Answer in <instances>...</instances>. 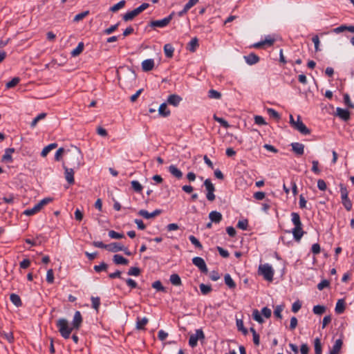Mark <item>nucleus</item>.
Here are the masks:
<instances>
[{
    "instance_id": "obj_1",
    "label": "nucleus",
    "mask_w": 354,
    "mask_h": 354,
    "mask_svg": "<svg viewBox=\"0 0 354 354\" xmlns=\"http://www.w3.org/2000/svg\"><path fill=\"white\" fill-rule=\"evenodd\" d=\"M291 220L295 225V227L292 230L293 237L295 241H299L304 234L299 214L297 212H292L291 214Z\"/></svg>"
},
{
    "instance_id": "obj_2",
    "label": "nucleus",
    "mask_w": 354,
    "mask_h": 354,
    "mask_svg": "<svg viewBox=\"0 0 354 354\" xmlns=\"http://www.w3.org/2000/svg\"><path fill=\"white\" fill-rule=\"evenodd\" d=\"M56 326L61 336L64 339H68L73 331V328L69 326L68 322L64 318L59 319L56 322Z\"/></svg>"
},
{
    "instance_id": "obj_3",
    "label": "nucleus",
    "mask_w": 354,
    "mask_h": 354,
    "mask_svg": "<svg viewBox=\"0 0 354 354\" xmlns=\"http://www.w3.org/2000/svg\"><path fill=\"white\" fill-rule=\"evenodd\" d=\"M149 6V3H143L142 4H141L139 7L136 8V9L126 12L122 17L123 20L124 21H129L132 20L134 17H136L139 14H140L142 12H143L145 10L148 8Z\"/></svg>"
},
{
    "instance_id": "obj_4",
    "label": "nucleus",
    "mask_w": 354,
    "mask_h": 354,
    "mask_svg": "<svg viewBox=\"0 0 354 354\" xmlns=\"http://www.w3.org/2000/svg\"><path fill=\"white\" fill-rule=\"evenodd\" d=\"M258 274L263 276V279L268 281H272L274 275L272 267H259Z\"/></svg>"
},
{
    "instance_id": "obj_5",
    "label": "nucleus",
    "mask_w": 354,
    "mask_h": 354,
    "mask_svg": "<svg viewBox=\"0 0 354 354\" xmlns=\"http://www.w3.org/2000/svg\"><path fill=\"white\" fill-rule=\"evenodd\" d=\"M204 186L205 187L207 194L206 198L209 201H214L215 200V187L212 184L210 179L207 178L204 181Z\"/></svg>"
},
{
    "instance_id": "obj_6",
    "label": "nucleus",
    "mask_w": 354,
    "mask_h": 354,
    "mask_svg": "<svg viewBox=\"0 0 354 354\" xmlns=\"http://www.w3.org/2000/svg\"><path fill=\"white\" fill-rule=\"evenodd\" d=\"M174 13L170 14L167 17L162 19L160 20H154L151 21L149 24V26L151 28H164L166 27L171 21L173 18Z\"/></svg>"
},
{
    "instance_id": "obj_7",
    "label": "nucleus",
    "mask_w": 354,
    "mask_h": 354,
    "mask_svg": "<svg viewBox=\"0 0 354 354\" xmlns=\"http://www.w3.org/2000/svg\"><path fill=\"white\" fill-rule=\"evenodd\" d=\"M205 339V335L202 329H197L195 334L190 335L189 339V344L191 347L194 348L197 345L198 340Z\"/></svg>"
},
{
    "instance_id": "obj_8",
    "label": "nucleus",
    "mask_w": 354,
    "mask_h": 354,
    "mask_svg": "<svg viewBox=\"0 0 354 354\" xmlns=\"http://www.w3.org/2000/svg\"><path fill=\"white\" fill-rule=\"evenodd\" d=\"M293 128L297 130L303 135H309L310 133V130L301 120L299 115L297 117V120Z\"/></svg>"
},
{
    "instance_id": "obj_9",
    "label": "nucleus",
    "mask_w": 354,
    "mask_h": 354,
    "mask_svg": "<svg viewBox=\"0 0 354 354\" xmlns=\"http://www.w3.org/2000/svg\"><path fill=\"white\" fill-rule=\"evenodd\" d=\"M82 322L83 319L81 313L80 311H76L72 322V327L73 329L77 330H79Z\"/></svg>"
},
{
    "instance_id": "obj_10",
    "label": "nucleus",
    "mask_w": 354,
    "mask_h": 354,
    "mask_svg": "<svg viewBox=\"0 0 354 354\" xmlns=\"http://www.w3.org/2000/svg\"><path fill=\"white\" fill-rule=\"evenodd\" d=\"M292 151L297 156H302L304 153V145L300 142H292L290 144Z\"/></svg>"
},
{
    "instance_id": "obj_11",
    "label": "nucleus",
    "mask_w": 354,
    "mask_h": 354,
    "mask_svg": "<svg viewBox=\"0 0 354 354\" xmlns=\"http://www.w3.org/2000/svg\"><path fill=\"white\" fill-rule=\"evenodd\" d=\"M106 250L112 252H116L118 251H125L127 248L120 243H111L107 244Z\"/></svg>"
},
{
    "instance_id": "obj_12",
    "label": "nucleus",
    "mask_w": 354,
    "mask_h": 354,
    "mask_svg": "<svg viewBox=\"0 0 354 354\" xmlns=\"http://www.w3.org/2000/svg\"><path fill=\"white\" fill-rule=\"evenodd\" d=\"M336 115L344 121H348L350 119L351 113L347 109L337 107L336 109Z\"/></svg>"
},
{
    "instance_id": "obj_13",
    "label": "nucleus",
    "mask_w": 354,
    "mask_h": 354,
    "mask_svg": "<svg viewBox=\"0 0 354 354\" xmlns=\"http://www.w3.org/2000/svg\"><path fill=\"white\" fill-rule=\"evenodd\" d=\"M155 62L153 59H147L142 62V69L145 72H148L153 68Z\"/></svg>"
},
{
    "instance_id": "obj_14",
    "label": "nucleus",
    "mask_w": 354,
    "mask_h": 354,
    "mask_svg": "<svg viewBox=\"0 0 354 354\" xmlns=\"http://www.w3.org/2000/svg\"><path fill=\"white\" fill-rule=\"evenodd\" d=\"M274 42V39L273 38H272L270 36H268L267 37H266L265 40L255 43L253 45V47H254L256 48H259L265 45L271 46L273 45Z\"/></svg>"
},
{
    "instance_id": "obj_15",
    "label": "nucleus",
    "mask_w": 354,
    "mask_h": 354,
    "mask_svg": "<svg viewBox=\"0 0 354 354\" xmlns=\"http://www.w3.org/2000/svg\"><path fill=\"white\" fill-rule=\"evenodd\" d=\"M182 101V97L178 95L172 94L170 95L167 98V103L174 106H178L180 102Z\"/></svg>"
},
{
    "instance_id": "obj_16",
    "label": "nucleus",
    "mask_w": 354,
    "mask_h": 354,
    "mask_svg": "<svg viewBox=\"0 0 354 354\" xmlns=\"http://www.w3.org/2000/svg\"><path fill=\"white\" fill-rule=\"evenodd\" d=\"M15 152L14 148H8L5 150V153L1 158V161L5 162H12V154Z\"/></svg>"
},
{
    "instance_id": "obj_17",
    "label": "nucleus",
    "mask_w": 354,
    "mask_h": 354,
    "mask_svg": "<svg viewBox=\"0 0 354 354\" xmlns=\"http://www.w3.org/2000/svg\"><path fill=\"white\" fill-rule=\"evenodd\" d=\"M168 170L173 176L178 179H180L183 177V172L176 165H170Z\"/></svg>"
},
{
    "instance_id": "obj_18",
    "label": "nucleus",
    "mask_w": 354,
    "mask_h": 354,
    "mask_svg": "<svg viewBox=\"0 0 354 354\" xmlns=\"http://www.w3.org/2000/svg\"><path fill=\"white\" fill-rule=\"evenodd\" d=\"M64 168L65 169L66 180H67V182L69 184H71V185L73 184L75 182L73 169H68V168L66 167L65 166H64Z\"/></svg>"
},
{
    "instance_id": "obj_19",
    "label": "nucleus",
    "mask_w": 354,
    "mask_h": 354,
    "mask_svg": "<svg viewBox=\"0 0 354 354\" xmlns=\"http://www.w3.org/2000/svg\"><path fill=\"white\" fill-rule=\"evenodd\" d=\"M244 59L249 65L255 64L259 61V57L254 53H250L248 55L244 56Z\"/></svg>"
},
{
    "instance_id": "obj_20",
    "label": "nucleus",
    "mask_w": 354,
    "mask_h": 354,
    "mask_svg": "<svg viewBox=\"0 0 354 354\" xmlns=\"http://www.w3.org/2000/svg\"><path fill=\"white\" fill-rule=\"evenodd\" d=\"M209 218L212 222L218 223L222 220V214L217 211H212L209 213Z\"/></svg>"
},
{
    "instance_id": "obj_21",
    "label": "nucleus",
    "mask_w": 354,
    "mask_h": 354,
    "mask_svg": "<svg viewBox=\"0 0 354 354\" xmlns=\"http://www.w3.org/2000/svg\"><path fill=\"white\" fill-rule=\"evenodd\" d=\"M342 344L343 342L341 339H337L334 345L333 346L332 349L330 351V354H339L342 348Z\"/></svg>"
},
{
    "instance_id": "obj_22",
    "label": "nucleus",
    "mask_w": 354,
    "mask_h": 354,
    "mask_svg": "<svg viewBox=\"0 0 354 354\" xmlns=\"http://www.w3.org/2000/svg\"><path fill=\"white\" fill-rule=\"evenodd\" d=\"M224 281L230 289L233 290L236 288V284L229 274H225Z\"/></svg>"
},
{
    "instance_id": "obj_23",
    "label": "nucleus",
    "mask_w": 354,
    "mask_h": 354,
    "mask_svg": "<svg viewBox=\"0 0 354 354\" xmlns=\"http://www.w3.org/2000/svg\"><path fill=\"white\" fill-rule=\"evenodd\" d=\"M198 46V40L196 37H194L189 42L187 48L190 52H195Z\"/></svg>"
},
{
    "instance_id": "obj_24",
    "label": "nucleus",
    "mask_w": 354,
    "mask_h": 354,
    "mask_svg": "<svg viewBox=\"0 0 354 354\" xmlns=\"http://www.w3.org/2000/svg\"><path fill=\"white\" fill-rule=\"evenodd\" d=\"M345 310V301L344 299H339L336 304L335 310L337 314H342Z\"/></svg>"
},
{
    "instance_id": "obj_25",
    "label": "nucleus",
    "mask_w": 354,
    "mask_h": 354,
    "mask_svg": "<svg viewBox=\"0 0 354 354\" xmlns=\"http://www.w3.org/2000/svg\"><path fill=\"white\" fill-rule=\"evenodd\" d=\"M352 28H354V26L341 25L340 26L334 28L332 31L334 33L339 34L346 30L351 32Z\"/></svg>"
},
{
    "instance_id": "obj_26",
    "label": "nucleus",
    "mask_w": 354,
    "mask_h": 354,
    "mask_svg": "<svg viewBox=\"0 0 354 354\" xmlns=\"http://www.w3.org/2000/svg\"><path fill=\"white\" fill-rule=\"evenodd\" d=\"M10 299L15 306L19 307L22 306V301L18 295L12 293L10 296Z\"/></svg>"
},
{
    "instance_id": "obj_27",
    "label": "nucleus",
    "mask_w": 354,
    "mask_h": 354,
    "mask_svg": "<svg viewBox=\"0 0 354 354\" xmlns=\"http://www.w3.org/2000/svg\"><path fill=\"white\" fill-rule=\"evenodd\" d=\"M199 288L202 295H207L212 291V288L211 285L201 283L199 285Z\"/></svg>"
},
{
    "instance_id": "obj_28",
    "label": "nucleus",
    "mask_w": 354,
    "mask_h": 354,
    "mask_svg": "<svg viewBox=\"0 0 354 354\" xmlns=\"http://www.w3.org/2000/svg\"><path fill=\"white\" fill-rule=\"evenodd\" d=\"M170 282L176 286L182 285V281L180 276L178 274H173L170 276Z\"/></svg>"
},
{
    "instance_id": "obj_29",
    "label": "nucleus",
    "mask_w": 354,
    "mask_h": 354,
    "mask_svg": "<svg viewBox=\"0 0 354 354\" xmlns=\"http://www.w3.org/2000/svg\"><path fill=\"white\" fill-rule=\"evenodd\" d=\"M159 114L163 117H167L170 115V111L167 109L166 103L160 104L158 109Z\"/></svg>"
},
{
    "instance_id": "obj_30",
    "label": "nucleus",
    "mask_w": 354,
    "mask_h": 354,
    "mask_svg": "<svg viewBox=\"0 0 354 354\" xmlns=\"http://www.w3.org/2000/svg\"><path fill=\"white\" fill-rule=\"evenodd\" d=\"M113 262L115 264H127L128 260L120 254H115L113 258Z\"/></svg>"
},
{
    "instance_id": "obj_31",
    "label": "nucleus",
    "mask_w": 354,
    "mask_h": 354,
    "mask_svg": "<svg viewBox=\"0 0 354 354\" xmlns=\"http://www.w3.org/2000/svg\"><path fill=\"white\" fill-rule=\"evenodd\" d=\"M40 211H41V209L39 208V205L37 204H36V205H35V206L33 207L26 209L24 212V214H25L26 216H32V215L37 214V212H39Z\"/></svg>"
},
{
    "instance_id": "obj_32",
    "label": "nucleus",
    "mask_w": 354,
    "mask_h": 354,
    "mask_svg": "<svg viewBox=\"0 0 354 354\" xmlns=\"http://www.w3.org/2000/svg\"><path fill=\"white\" fill-rule=\"evenodd\" d=\"M57 145L56 143H51L47 146H46L41 152V156L42 157H46L47 154L53 149L56 148Z\"/></svg>"
},
{
    "instance_id": "obj_33",
    "label": "nucleus",
    "mask_w": 354,
    "mask_h": 354,
    "mask_svg": "<svg viewBox=\"0 0 354 354\" xmlns=\"http://www.w3.org/2000/svg\"><path fill=\"white\" fill-rule=\"evenodd\" d=\"M126 4V1L124 0H122L117 3L116 4L113 5L109 8V10L113 12H116L119 10L123 8Z\"/></svg>"
},
{
    "instance_id": "obj_34",
    "label": "nucleus",
    "mask_w": 354,
    "mask_h": 354,
    "mask_svg": "<svg viewBox=\"0 0 354 354\" xmlns=\"http://www.w3.org/2000/svg\"><path fill=\"white\" fill-rule=\"evenodd\" d=\"M314 347H315V354H322V347L320 339L317 337L314 341Z\"/></svg>"
},
{
    "instance_id": "obj_35",
    "label": "nucleus",
    "mask_w": 354,
    "mask_h": 354,
    "mask_svg": "<svg viewBox=\"0 0 354 354\" xmlns=\"http://www.w3.org/2000/svg\"><path fill=\"white\" fill-rule=\"evenodd\" d=\"M80 157V151H76L75 153H73L72 154V158L73 159H76L75 161H73L72 165L73 166V167L75 169H77L79 168L80 165V160H79V158Z\"/></svg>"
},
{
    "instance_id": "obj_36",
    "label": "nucleus",
    "mask_w": 354,
    "mask_h": 354,
    "mask_svg": "<svg viewBox=\"0 0 354 354\" xmlns=\"http://www.w3.org/2000/svg\"><path fill=\"white\" fill-rule=\"evenodd\" d=\"M84 50V44L82 42H80L77 46L71 51V55L73 57H76L79 55Z\"/></svg>"
},
{
    "instance_id": "obj_37",
    "label": "nucleus",
    "mask_w": 354,
    "mask_h": 354,
    "mask_svg": "<svg viewBox=\"0 0 354 354\" xmlns=\"http://www.w3.org/2000/svg\"><path fill=\"white\" fill-rule=\"evenodd\" d=\"M174 48L171 45L167 44L164 46V52L165 54V56L167 57H172L174 54Z\"/></svg>"
},
{
    "instance_id": "obj_38",
    "label": "nucleus",
    "mask_w": 354,
    "mask_h": 354,
    "mask_svg": "<svg viewBox=\"0 0 354 354\" xmlns=\"http://www.w3.org/2000/svg\"><path fill=\"white\" fill-rule=\"evenodd\" d=\"M148 323V319L146 317H143L142 319L138 318V321L136 323V328L139 330H142L145 328V325Z\"/></svg>"
},
{
    "instance_id": "obj_39",
    "label": "nucleus",
    "mask_w": 354,
    "mask_h": 354,
    "mask_svg": "<svg viewBox=\"0 0 354 354\" xmlns=\"http://www.w3.org/2000/svg\"><path fill=\"white\" fill-rule=\"evenodd\" d=\"M119 26H120V22H118L117 24L112 25L109 28L104 30L103 33L106 35H111V33H113L114 31H115L118 29Z\"/></svg>"
},
{
    "instance_id": "obj_40",
    "label": "nucleus",
    "mask_w": 354,
    "mask_h": 354,
    "mask_svg": "<svg viewBox=\"0 0 354 354\" xmlns=\"http://www.w3.org/2000/svg\"><path fill=\"white\" fill-rule=\"evenodd\" d=\"M133 189L138 193H140L142 191V185L137 180H133L131 183Z\"/></svg>"
},
{
    "instance_id": "obj_41",
    "label": "nucleus",
    "mask_w": 354,
    "mask_h": 354,
    "mask_svg": "<svg viewBox=\"0 0 354 354\" xmlns=\"http://www.w3.org/2000/svg\"><path fill=\"white\" fill-rule=\"evenodd\" d=\"M46 114L45 113H41L39 114L37 117H35V118L32 120V122H31V123H30V127H31L32 128H34V127L37 125V122H38L39 120H42V119L45 118H46Z\"/></svg>"
},
{
    "instance_id": "obj_42",
    "label": "nucleus",
    "mask_w": 354,
    "mask_h": 354,
    "mask_svg": "<svg viewBox=\"0 0 354 354\" xmlns=\"http://www.w3.org/2000/svg\"><path fill=\"white\" fill-rule=\"evenodd\" d=\"M313 313L315 315H322L326 311V307L324 306L317 305L313 307Z\"/></svg>"
},
{
    "instance_id": "obj_43",
    "label": "nucleus",
    "mask_w": 354,
    "mask_h": 354,
    "mask_svg": "<svg viewBox=\"0 0 354 354\" xmlns=\"http://www.w3.org/2000/svg\"><path fill=\"white\" fill-rule=\"evenodd\" d=\"M236 326L238 330L241 331L244 335H246L248 334V329L244 327L243 320L237 319Z\"/></svg>"
},
{
    "instance_id": "obj_44",
    "label": "nucleus",
    "mask_w": 354,
    "mask_h": 354,
    "mask_svg": "<svg viewBox=\"0 0 354 354\" xmlns=\"http://www.w3.org/2000/svg\"><path fill=\"white\" fill-rule=\"evenodd\" d=\"M252 317L253 319L257 321V322H259V324H262L264 320L262 318L259 311L257 309L254 310H253V313H252Z\"/></svg>"
},
{
    "instance_id": "obj_45",
    "label": "nucleus",
    "mask_w": 354,
    "mask_h": 354,
    "mask_svg": "<svg viewBox=\"0 0 354 354\" xmlns=\"http://www.w3.org/2000/svg\"><path fill=\"white\" fill-rule=\"evenodd\" d=\"M342 203L344 207H345V209L347 211H351V209H352V202L348 198V197L342 198Z\"/></svg>"
},
{
    "instance_id": "obj_46",
    "label": "nucleus",
    "mask_w": 354,
    "mask_h": 354,
    "mask_svg": "<svg viewBox=\"0 0 354 354\" xmlns=\"http://www.w3.org/2000/svg\"><path fill=\"white\" fill-rule=\"evenodd\" d=\"M208 97L212 99H220L221 97V94L216 90L211 89L208 92Z\"/></svg>"
},
{
    "instance_id": "obj_47",
    "label": "nucleus",
    "mask_w": 354,
    "mask_h": 354,
    "mask_svg": "<svg viewBox=\"0 0 354 354\" xmlns=\"http://www.w3.org/2000/svg\"><path fill=\"white\" fill-rule=\"evenodd\" d=\"M91 301H92V307L98 311L100 305V299L98 297H91Z\"/></svg>"
},
{
    "instance_id": "obj_48",
    "label": "nucleus",
    "mask_w": 354,
    "mask_h": 354,
    "mask_svg": "<svg viewBox=\"0 0 354 354\" xmlns=\"http://www.w3.org/2000/svg\"><path fill=\"white\" fill-rule=\"evenodd\" d=\"M20 81V79L17 77L12 78L10 81L6 83V88H11L15 87Z\"/></svg>"
},
{
    "instance_id": "obj_49",
    "label": "nucleus",
    "mask_w": 354,
    "mask_h": 354,
    "mask_svg": "<svg viewBox=\"0 0 354 354\" xmlns=\"http://www.w3.org/2000/svg\"><path fill=\"white\" fill-rule=\"evenodd\" d=\"M152 288L156 289L158 291L165 292V288L162 285L160 281H154L152 285Z\"/></svg>"
},
{
    "instance_id": "obj_50",
    "label": "nucleus",
    "mask_w": 354,
    "mask_h": 354,
    "mask_svg": "<svg viewBox=\"0 0 354 354\" xmlns=\"http://www.w3.org/2000/svg\"><path fill=\"white\" fill-rule=\"evenodd\" d=\"M214 119L218 122L222 127H223L225 129H227L230 127V124L228 122L223 118L217 117L216 115L214 116Z\"/></svg>"
},
{
    "instance_id": "obj_51",
    "label": "nucleus",
    "mask_w": 354,
    "mask_h": 354,
    "mask_svg": "<svg viewBox=\"0 0 354 354\" xmlns=\"http://www.w3.org/2000/svg\"><path fill=\"white\" fill-rule=\"evenodd\" d=\"M109 236L111 239H120L124 238V234L118 233V232H115L114 230H110L109 232Z\"/></svg>"
},
{
    "instance_id": "obj_52",
    "label": "nucleus",
    "mask_w": 354,
    "mask_h": 354,
    "mask_svg": "<svg viewBox=\"0 0 354 354\" xmlns=\"http://www.w3.org/2000/svg\"><path fill=\"white\" fill-rule=\"evenodd\" d=\"M248 221L247 219L240 220L238 221L237 223V227L243 230H246L248 229Z\"/></svg>"
},
{
    "instance_id": "obj_53",
    "label": "nucleus",
    "mask_w": 354,
    "mask_h": 354,
    "mask_svg": "<svg viewBox=\"0 0 354 354\" xmlns=\"http://www.w3.org/2000/svg\"><path fill=\"white\" fill-rule=\"evenodd\" d=\"M344 102L348 108L354 109V104L352 103L348 93L344 94Z\"/></svg>"
},
{
    "instance_id": "obj_54",
    "label": "nucleus",
    "mask_w": 354,
    "mask_h": 354,
    "mask_svg": "<svg viewBox=\"0 0 354 354\" xmlns=\"http://www.w3.org/2000/svg\"><path fill=\"white\" fill-rule=\"evenodd\" d=\"M190 242L197 248L201 249L202 245L200 241L193 235L189 236Z\"/></svg>"
},
{
    "instance_id": "obj_55",
    "label": "nucleus",
    "mask_w": 354,
    "mask_h": 354,
    "mask_svg": "<svg viewBox=\"0 0 354 354\" xmlns=\"http://www.w3.org/2000/svg\"><path fill=\"white\" fill-rule=\"evenodd\" d=\"M52 201H53V198L48 197V198H43L37 204L39 205V208L41 209L45 205H48V203H50Z\"/></svg>"
},
{
    "instance_id": "obj_56",
    "label": "nucleus",
    "mask_w": 354,
    "mask_h": 354,
    "mask_svg": "<svg viewBox=\"0 0 354 354\" xmlns=\"http://www.w3.org/2000/svg\"><path fill=\"white\" fill-rule=\"evenodd\" d=\"M283 306H281V305L277 306L274 310V316L279 319H281L282 318L281 312L283 311Z\"/></svg>"
},
{
    "instance_id": "obj_57",
    "label": "nucleus",
    "mask_w": 354,
    "mask_h": 354,
    "mask_svg": "<svg viewBox=\"0 0 354 354\" xmlns=\"http://www.w3.org/2000/svg\"><path fill=\"white\" fill-rule=\"evenodd\" d=\"M339 187H340L341 198L348 197V192L347 190L346 187L344 185L341 183L339 185Z\"/></svg>"
},
{
    "instance_id": "obj_58",
    "label": "nucleus",
    "mask_w": 354,
    "mask_h": 354,
    "mask_svg": "<svg viewBox=\"0 0 354 354\" xmlns=\"http://www.w3.org/2000/svg\"><path fill=\"white\" fill-rule=\"evenodd\" d=\"M267 112L271 118H273L276 120L280 119V115H279V113L277 111H276L274 109H268Z\"/></svg>"
},
{
    "instance_id": "obj_59",
    "label": "nucleus",
    "mask_w": 354,
    "mask_h": 354,
    "mask_svg": "<svg viewBox=\"0 0 354 354\" xmlns=\"http://www.w3.org/2000/svg\"><path fill=\"white\" fill-rule=\"evenodd\" d=\"M46 281L48 283H53L54 282V273L52 269H49L46 274Z\"/></svg>"
},
{
    "instance_id": "obj_60",
    "label": "nucleus",
    "mask_w": 354,
    "mask_h": 354,
    "mask_svg": "<svg viewBox=\"0 0 354 354\" xmlns=\"http://www.w3.org/2000/svg\"><path fill=\"white\" fill-rule=\"evenodd\" d=\"M88 15V11L82 12L81 13H79L76 15L73 19L74 21H79L80 20H82L85 17H86Z\"/></svg>"
},
{
    "instance_id": "obj_61",
    "label": "nucleus",
    "mask_w": 354,
    "mask_h": 354,
    "mask_svg": "<svg viewBox=\"0 0 354 354\" xmlns=\"http://www.w3.org/2000/svg\"><path fill=\"white\" fill-rule=\"evenodd\" d=\"M330 286V282L327 279L322 280L320 283L317 285V288L319 290H322L324 288H327Z\"/></svg>"
},
{
    "instance_id": "obj_62",
    "label": "nucleus",
    "mask_w": 354,
    "mask_h": 354,
    "mask_svg": "<svg viewBox=\"0 0 354 354\" xmlns=\"http://www.w3.org/2000/svg\"><path fill=\"white\" fill-rule=\"evenodd\" d=\"M192 262L195 266H206L205 261L201 257H194L192 259Z\"/></svg>"
},
{
    "instance_id": "obj_63",
    "label": "nucleus",
    "mask_w": 354,
    "mask_h": 354,
    "mask_svg": "<svg viewBox=\"0 0 354 354\" xmlns=\"http://www.w3.org/2000/svg\"><path fill=\"white\" fill-rule=\"evenodd\" d=\"M317 187L321 191H325L327 188L326 182L322 179H319L317 180Z\"/></svg>"
},
{
    "instance_id": "obj_64",
    "label": "nucleus",
    "mask_w": 354,
    "mask_h": 354,
    "mask_svg": "<svg viewBox=\"0 0 354 354\" xmlns=\"http://www.w3.org/2000/svg\"><path fill=\"white\" fill-rule=\"evenodd\" d=\"M261 313L266 318H270L272 315L271 310L268 307H264L261 309Z\"/></svg>"
}]
</instances>
